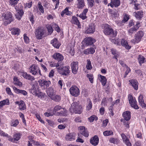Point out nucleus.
Wrapping results in <instances>:
<instances>
[{"mask_svg": "<svg viewBox=\"0 0 146 146\" xmlns=\"http://www.w3.org/2000/svg\"><path fill=\"white\" fill-rule=\"evenodd\" d=\"M1 14L2 20L4 25H6L13 21L12 15L11 12H2Z\"/></svg>", "mask_w": 146, "mask_h": 146, "instance_id": "f257e3e1", "label": "nucleus"}, {"mask_svg": "<svg viewBox=\"0 0 146 146\" xmlns=\"http://www.w3.org/2000/svg\"><path fill=\"white\" fill-rule=\"evenodd\" d=\"M82 106L79 104L78 102H74L71 105L70 111L72 113H75L80 114L82 111Z\"/></svg>", "mask_w": 146, "mask_h": 146, "instance_id": "f03ea898", "label": "nucleus"}, {"mask_svg": "<svg viewBox=\"0 0 146 146\" xmlns=\"http://www.w3.org/2000/svg\"><path fill=\"white\" fill-rule=\"evenodd\" d=\"M35 33L36 38L40 40L45 36L46 31L43 28L39 27L36 29Z\"/></svg>", "mask_w": 146, "mask_h": 146, "instance_id": "7ed1b4c3", "label": "nucleus"}, {"mask_svg": "<svg viewBox=\"0 0 146 146\" xmlns=\"http://www.w3.org/2000/svg\"><path fill=\"white\" fill-rule=\"evenodd\" d=\"M103 31L105 35H109L112 37H115L117 35V31H114L112 29L110 28V26L108 25H105Z\"/></svg>", "mask_w": 146, "mask_h": 146, "instance_id": "20e7f679", "label": "nucleus"}, {"mask_svg": "<svg viewBox=\"0 0 146 146\" xmlns=\"http://www.w3.org/2000/svg\"><path fill=\"white\" fill-rule=\"evenodd\" d=\"M70 66H68L61 67L58 68V72L62 75L67 76L69 75L70 72Z\"/></svg>", "mask_w": 146, "mask_h": 146, "instance_id": "39448f33", "label": "nucleus"}, {"mask_svg": "<svg viewBox=\"0 0 146 146\" xmlns=\"http://www.w3.org/2000/svg\"><path fill=\"white\" fill-rule=\"evenodd\" d=\"M144 35V33L142 31H138L135 36V39L132 40L131 42L134 44L139 42Z\"/></svg>", "mask_w": 146, "mask_h": 146, "instance_id": "423d86ee", "label": "nucleus"}, {"mask_svg": "<svg viewBox=\"0 0 146 146\" xmlns=\"http://www.w3.org/2000/svg\"><path fill=\"white\" fill-rule=\"evenodd\" d=\"M69 91L70 94L73 96L77 97L80 94L79 90L76 86H72Z\"/></svg>", "mask_w": 146, "mask_h": 146, "instance_id": "0eeeda50", "label": "nucleus"}, {"mask_svg": "<svg viewBox=\"0 0 146 146\" xmlns=\"http://www.w3.org/2000/svg\"><path fill=\"white\" fill-rule=\"evenodd\" d=\"M29 72L33 75L36 74L38 72L41 75L40 70L38 67L35 64H33L30 67Z\"/></svg>", "mask_w": 146, "mask_h": 146, "instance_id": "6e6552de", "label": "nucleus"}, {"mask_svg": "<svg viewBox=\"0 0 146 146\" xmlns=\"http://www.w3.org/2000/svg\"><path fill=\"white\" fill-rule=\"evenodd\" d=\"M22 136V134L19 133H15L13 136V138H12L10 136V138H9V141L17 143L21 138Z\"/></svg>", "mask_w": 146, "mask_h": 146, "instance_id": "1a4fd4ad", "label": "nucleus"}, {"mask_svg": "<svg viewBox=\"0 0 146 146\" xmlns=\"http://www.w3.org/2000/svg\"><path fill=\"white\" fill-rule=\"evenodd\" d=\"M72 72L73 74H76L78 69V63L77 62H73L71 64Z\"/></svg>", "mask_w": 146, "mask_h": 146, "instance_id": "9d476101", "label": "nucleus"}, {"mask_svg": "<svg viewBox=\"0 0 146 146\" xmlns=\"http://www.w3.org/2000/svg\"><path fill=\"white\" fill-rule=\"evenodd\" d=\"M129 103L131 107L136 109H139V107L137 104V102L135 99H134L132 96L130 95L128 97Z\"/></svg>", "mask_w": 146, "mask_h": 146, "instance_id": "9b49d317", "label": "nucleus"}, {"mask_svg": "<svg viewBox=\"0 0 146 146\" xmlns=\"http://www.w3.org/2000/svg\"><path fill=\"white\" fill-rule=\"evenodd\" d=\"M40 85L42 87H43L44 88H46L48 87L50 84V82L48 80H40L38 81Z\"/></svg>", "mask_w": 146, "mask_h": 146, "instance_id": "f8f14e48", "label": "nucleus"}, {"mask_svg": "<svg viewBox=\"0 0 146 146\" xmlns=\"http://www.w3.org/2000/svg\"><path fill=\"white\" fill-rule=\"evenodd\" d=\"M95 42V40L90 37L86 38L84 40L85 45L87 46L91 45Z\"/></svg>", "mask_w": 146, "mask_h": 146, "instance_id": "ddd939ff", "label": "nucleus"}, {"mask_svg": "<svg viewBox=\"0 0 146 146\" xmlns=\"http://www.w3.org/2000/svg\"><path fill=\"white\" fill-rule=\"evenodd\" d=\"M121 136L124 143L127 146H132L131 143L130 142L129 138L124 133H122Z\"/></svg>", "mask_w": 146, "mask_h": 146, "instance_id": "4468645a", "label": "nucleus"}, {"mask_svg": "<svg viewBox=\"0 0 146 146\" xmlns=\"http://www.w3.org/2000/svg\"><path fill=\"white\" fill-rule=\"evenodd\" d=\"M95 30L94 25L91 24L86 28L85 33L87 34L92 33L95 32Z\"/></svg>", "mask_w": 146, "mask_h": 146, "instance_id": "2eb2a0df", "label": "nucleus"}, {"mask_svg": "<svg viewBox=\"0 0 146 146\" xmlns=\"http://www.w3.org/2000/svg\"><path fill=\"white\" fill-rule=\"evenodd\" d=\"M15 9L17 11L15 16L16 18L19 20H20L22 17L24 12L22 10L19 9L17 6L15 7Z\"/></svg>", "mask_w": 146, "mask_h": 146, "instance_id": "dca6fc26", "label": "nucleus"}, {"mask_svg": "<svg viewBox=\"0 0 146 146\" xmlns=\"http://www.w3.org/2000/svg\"><path fill=\"white\" fill-rule=\"evenodd\" d=\"M19 106V109L21 110H24L26 109V106L23 100L19 101H17L15 102Z\"/></svg>", "mask_w": 146, "mask_h": 146, "instance_id": "f3484780", "label": "nucleus"}, {"mask_svg": "<svg viewBox=\"0 0 146 146\" xmlns=\"http://www.w3.org/2000/svg\"><path fill=\"white\" fill-rule=\"evenodd\" d=\"M120 4V1L119 0H111V2L108 4V6L110 5L111 7H117L119 6Z\"/></svg>", "mask_w": 146, "mask_h": 146, "instance_id": "a211bd4d", "label": "nucleus"}, {"mask_svg": "<svg viewBox=\"0 0 146 146\" xmlns=\"http://www.w3.org/2000/svg\"><path fill=\"white\" fill-rule=\"evenodd\" d=\"M20 75L24 78L32 81L35 80L34 77L30 75L27 74L26 72H21L20 73Z\"/></svg>", "mask_w": 146, "mask_h": 146, "instance_id": "6ab92c4d", "label": "nucleus"}, {"mask_svg": "<svg viewBox=\"0 0 146 146\" xmlns=\"http://www.w3.org/2000/svg\"><path fill=\"white\" fill-rule=\"evenodd\" d=\"M80 133L85 137H88L89 134L87 131L86 129L83 126H80L78 128Z\"/></svg>", "mask_w": 146, "mask_h": 146, "instance_id": "aec40b11", "label": "nucleus"}, {"mask_svg": "<svg viewBox=\"0 0 146 146\" xmlns=\"http://www.w3.org/2000/svg\"><path fill=\"white\" fill-rule=\"evenodd\" d=\"M99 138L98 136L95 135L90 140V143L94 146L97 145L99 143Z\"/></svg>", "mask_w": 146, "mask_h": 146, "instance_id": "412c9836", "label": "nucleus"}, {"mask_svg": "<svg viewBox=\"0 0 146 146\" xmlns=\"http://www.w3.org/2000/svg\"><path fill=\"white\" fill-rule=\"evenodd\" d=\"M143 12L142 11H140L133 13V15L138 20H141L143 17Z\"/></svg>", "mask_w": 146, "mask_h": 146, "instance_id": "4be33fe9", "label": "nucleus"}, {"mask_svg": "<svg viewBox=\"0 0 146 146\" xmlns=\"http://www.w3.org/2000/svg\"><path fill=\"white\" fill-rule=\"evenodd\" d=\"M53 58L55 60H57L58 61L62 60L63 59V56L59 53H56L52 56Z\"/></svg>", "mask_w": 146, "mask_h": 146, "instance_id": "5701e85b", "label": "nucleus"}, {"mask_svg": "<svg viewBox=\"0 0 146 146\" xmlns=\"http://www.w3.org/2000/svg\"><path fill=\"white\" fill-rule=\"evenodd\" d=\"M51 44L55 48H58L60 45V42L58 41L57 39L54 38L51 41Z\"/></svg>", "mask_w": 146, "mask_h": 146, "instance_id": "b1692460", "label": "nucleus"}, {"mask_svg": "<svg viewBox=\"0 0 146 146\" xmlns=\"http://www.w3.org/2000/svg\"><path fill=\"white\" fill-rule=\"evenodd\" d=\"M15 92L17 94H21L24 96H26L27 95V93L25 90H19L15 87L13 88Z\"/></svg>", "mask_w": 146, "mask_h": 146, "instance_id": "393cba45", "label": "nucleus"}, {"mask_svg": "<svg viewBox=\"0 0 146 146\" xmlns=\"http://www.w3.org/2000/svg\"><path fill=\"white\" fill-rule=\"evenodd\" d=\"M75 135L74 133H69L67 134L66 136L65 139L66 140L72 141L75 139Z\"/></svg>", "mask_w": 146, "mask_h": 146, "instance_id": "a878e982", "label": "nucleus"}, {"mask_svg": "<svg viewBox=\"0 0 146 146\" xmlns=\"http://www.w3.org/2000/svg\"><path fill=\"white\" fill-rule=\"evenodd\" d=\"M129 82L134 89L137 90L138 89V83L135 80H131Z\"/></svg>", "mask_w": 146, "mask_h": 146, "instance_id": "bb28decb", "label": "nucleus"}, {"mask_svg": "<svg viewBox=\"0 0 146 146\" xmlns=\"http://www.w3.org/2000/svg\"><path fill=\"white\" fill-rule=\"evenodd\" d=\"M77 7L79 9H82L85 6L84 0H77Z\"/></svg>", "mask_w": 146, "mask_h": 146, "instance_id": "cd10ccee", "label": "nucleus"}, {"mask_svg": "<svg viewBox=\"0 0 146 146\" xmlns=\"http://www.w3.org/2000/svg\"><path fill=\"white\" fill-rule=\"evenodd\" d=\"M112 101V98H104L102 102V104L104 106H106L108 102H111Z\"/></svg>", "mask_w": 146, "mask_h": 146, "instance_id": "c85d7f7f", "label": "nucleus"}, {"mask_svg": "<svg viewBox=\"0 0 146 146\" xmlns=\"http://www.w3.org/2000/svg\"><path fill=\"white\" fill-rule=\"evenodd\" d=\"M139 102L140 105L142 106V108H146V104L144 102L143 96L142 95H140L139 96Z\"/></svg>", "mask_w": 146, "mask_h": 146, "instance_id": "c756f323", "label": "nucleus"}, {"mask_svg": "<svg viewBox=\"0 0 146 146\" xmlns=\"http://www.w3.org/2000/svg\"><path fill=\"white\" fill-rule=\"evenodd\" d=\"M123 116L125 120L128 121L131 118V113L129 111H127L123 113Z\"/></svg>", "mask_w": 146, "mask_h": 146, "instance_id": "7c9ffc66", "label": "nucleus"}, {"mask_svg": "<svg viewBox=\"0 0 146 146\" xmlns=\"http://www.w3.org/2000/svg\"><path fill=\"white\" fill-rule=\"evenodd\" d=\"M10 30L11 31L12 34L14 35L18 36L20 32V29L17 28H12Z\"/></svg>", "mask_w": 146, "mask_h": 146, "instance_id": "2f4dec72", "label": "nucleus"}, {"mask_svg": "<svg viewBox=\"0 0 146 146\" xmlns=\"http://www.w3.org/2000/svg\"><path fill=\"white\" fill-rule=\"evenodd\" d=\"M121 44L122 46L125 47L127 49L129 50L131 48V46L129 45L127 41L124 39H122L121 40Z\"/></svg>", "mask_w": 146, "mask_h": 146, "instance_id": "473e14b6", "label": "nucleus"}, {"mask_svg": "<svg viewBox=\"0 0 146 146\" xmlns=\"http://www.w3.org/2000/svg\"><path fill=\"white\" fill-rule=\"evenodd\" d=\"M46 93L48 96L51 98L54 95L53 89L52 87H50L46 90Z\"/></svg>", "mask_w": 146, "mask_h": 146, "instance_id": "72a5a7b5", "label": "nucleus"}, {"mask_svg": "<svg viewBox=\"0 0 146 146\" xmlns=\"http://www.w3.org/2000/svg\"><path fill=\"white\" fill-rule=\"evenodd\" d=\"M71 22L72 23L77 25L79 27V26H80V23L76 17L73 16L72 17Z\"/></svg>", "mask_w": 146, "mask_h": 146, "instance_id": "f704fd0d", "label": "nucleus"}, {"mask_svg": "<svg viewBox=\"0 0 146 146\" xmlns=\"http://www.w3.org/2000/svg\"><path fill=\"white\" fill-rule=\"evenodd\" d=\"M111 51L112 54L114 56L113 57L114 58H115L117 61H118L117 58H118L119 55V53L115 49L113 48H112L111 50Z\"/></svg>", "mask_w": 146, "mask_h": 146, "instance_id": "c9c22d12", "label": "nucleus"}, {"mask_svg": "<svg viewBox=\"0 0 146 146\" xmlns=\"http://www.w3.org/2000/svg\"><path fill=\"white\" fill-rule=\"evenodd\" d=\"M95 51L94 49L92 48H88L84 51V53L85 54H93Z\"/></svg>", "mask_w": 146, "mask_h": 146, "instance_id": "e433bc0d", "label": "nucleus"}, {"mask_svg": "<svg viewBox=\"0 0 146 146\" xmlns=\"http://www.w3.org/2000/svg\"><path fill=\"white\" fill-rule=\"evenodd\" d=\"M31 92L34 95L36 96H38V94L39 91L38 88H36L35 87H33L31 90Z\"/></svg>", "mask_w": 146, "mask_h": 146, "instance_id": "4c0bfd02", "label": "nucleus"}, {"mask_svg": "<svg viewBox=\"0 0 146 146\" xmlns=\"http://www.w3.org/2000/svg\"><path fill=\"white\" fill-rule=\"evenodd\" d=\"M99 76L100 78V82L102 85L104 86L105 85L107 82L106 78L104 76H102L101 75H100Z\"/></svg>", "mask_w": 146, "mask_h": 146, "instance_id": "58836bf2", "label": "nucleus"}, {"mask_svg": "<svg viewBox=\"0 0 146 146\" xmlns=\"http://www.w3.org/2000/svg\"><path fill=\"white\" fill-rule=\"evenodd\" d=\"M144 57L141 55H139L138 57V60L139 62L140 65L144 63L145 61H146V60H145Z\"/></svg>", "mask_w": 146, "mask_h": 146, "instance_id": "ea45409f", "label": "nucleus"}, {"mask_svg": "<svg viewBox=\"0 0 146 146\" xmlns=\"http://www.w3.org/2000/svg\"><path fill=\"white\" fill-rule=\"evenodd\" d=\"M86 68L88 70H91L92 69V67L91 61L89 59H87L86 60Z\"/></svg>", "mask_w": 146, "mask_h": 146, "instance_id": "a19ab883", "label": "nucleus"}, {"mask_svg": "<svg viewBox=\"0 0 146 146\" xmlns=\"http://www.w3.org/2000/svg\"><path fill=\"white\" fill-rule=\"evenodd\" d=\"M9 101L8 99L4 100L0 102V108L2 107L5 105H9Z\"/></svg>", "mask_w": 146, "mask_h": 146, "instance_id": "79ce46f5", "label": "nucleus"}, {"mask_svg": "<svg viewBox=\"0 0 146 146\" xmlns=\"http://www.w3.org/2000/svg\"><path fill=\"white\" fill-rule=\"evenodd\" d=\"M71 12L69 11L67 8H66L61 13V15L63 17L64 15H69L70 14Z\"/></svg>", "mask_w": 146, "mask_h": 146, "instance_id": "37998d69", "label": "nucleus"}, {"mask_svg": "<svg viewBox=\"0 0 146 146\" xmlns=\"http://www.w3.org/2000/svg\"><path fill=\"white\" fill-rule=\"evenodd\" d=\"M13 83L15 85L20 86L22 85V83L19 81V80H18L17 77H15L13 78Z\"/></svg>", "mask_w": 146, "mask_h": 146, "instance_id": "c03bdc74", "label": "nucleus"}, {"mask_svg": "<svg viewBox=\"0 0 146 146\" xmlns=\"http://www.w3.org/2000/svg\"><path fill=\"white\" fill-rule=\"evenodd\" d=\"M92 108V102L90 100H88V103L86 106V110L89 111Z\"/></svg>", "mask_w": 146, "mask_h": 146, "instance_id": "a18cd8bd", "label": "nucleus"}, {"mask_svg": "<svg viewBox=\"0 0 146 146\" xmlns=\"http://www.w3.org/2000/svg\"><path fill=\"white\" fill-rule=\"evenodd\" d=\"M51 99L55 102H58L61 100V98L59 95H56L55 96L54 95Z\"/></svg>", "mask_w": 146, "mask_h": 146, "instance_id": "49530a36", "label": "nucleus"}, {"mask_svg": "<svg viewBox=\"0 0 146 146\" xmlns=\"http://www.w3.org/2000/svg\"><path fill=\"white\" fill-rule=\"evenodd\" d=\"M137 30V29L135 28V27H133L129 29L128 30V32L129 35H131L132 34L134 33Z\"/></svg>", "mask_w": 146, "mask_h": 146, "instance_id": "de8ad7c7", "label": "nucleus"}, {"mask_svg": "<svg viewBox=\"0 0 146 146\" xmlns=\"http://www.w3.org/2000/svg\"><path fill=\"white\" fill-rule=\"evenodd\" d=\"M59 114L60 116H67V111L65 109L63 108L62 110L59 112Z\"/></svg>", "mask_w": 146, "mask_h": 146, "instance_id": "09e8293b", "label": "nucleus"}, {"mask_svg": "<svg viewBox=\"0 0 146 146\" xmlns=\"http://www.w3.org/2000/svg\"><path fill=\"white\" fill-rule=\"evenodd\" d=\"M0 135L3 137H6L9 141V139L10 138V135H9L7 133H5L1 130H0Z\"/></svg>", "mask_w": 146, "mask_h": 146, "instance_id": "8fccbe9b", "label": "nucleus"}, {"mask_svg": "<svg viewBox=\"0 0 146 146\" xmlns=\"http://www.w3.org/2000/svg\"><path fill=\"white\" fill-rule=\"evenodd\" d=\"M113 133L112 131H106L103 132V134L105 136L112 135Z\"/></svg>", "mask_w": 146, "mask_h": 146, "instance_id": "3c124183", "label": "nucleus"}, {"mask_svg": "<svg viewBox=\"0 0 146 146\" xmlns=\"http://www.w3.org/2000/svg\"><path fill=\"white\" fill-rule=\"evenodd\" d=\"M87 4L89 7H92L94 5V0H87Z\"/></svg>", "mask_w": 146, "mask_h": 146, "instance_id": "603ef678", "label": "nucleus"}, {"mask_svg": "<svg viewBox=\"0 0 146 146\" xmlns=\"http://www.w3.org/2000/svg\"><path fill=\"white\" fill-rule=\"evenodd\" d=\"M19 123V121L18 120L16 119L15 120H13L11 121V126L16 127Z\"/></svg>", "mask_w": 146, "mask_h": 146, "instance_id": "864d4df0", "label": "nucleus"}, {"mask_svg": "<svg viewBox=\"0 0 146 146\" xmlns=\"http://www.w3.org/2000/svg\"><path fill=\"white\" fill-rule=\"evenodd\" d=\"M87 77L88 78L90 81L91 83L93 82L94 77L93 75L92 74H87L86 75Z\"/></svg>", "mask_w": 146, "mask_h": 146, "instance_id": "5fc2aeb1", "label": "nucleus"}, {"mask_svg": "<svg viewBox=\"0 0 146 146\" xmlns=\"http://www.w3.org/2000/svg\"><path fill=\"white\" fill-rule=\"evenodd\" d=\"M98 117L95 115H93L88 118V120L90 122H92L94 120H97Z\"/></svg>", "mask_w": 146, "mask_h": 146, "instance_id": "6e6d98bb", "label": "nucleus"}, {"mask_svg": "<svg viewBox=\"0 0 146 146\" xmlns=\"http://www.w3.org/2000/svg\"><path fill=\"white\" fill-rule=\"evenodd\" d=\"M19 0H9V3L11 5L15 6L17 4Z\"/></svg>", "mask_w": 146, "mask_h": 146, "instance_id": "4d7b16f0", "label": "nucleus"}, {"mask_svg": "<svg viewBox=\"0 0 146 146\" xmlns=\"http://www.w3.org/2000/svg\"><path fill=\"white\" fill-rule=\"evenodd\" d=\"M38 7L39 10L42 13H44V9L43 6L41 5L40 3H39L38 5Z\"/></svg>", "mask_w": 146, "mask_h": 146, "instance_id": "13d9d810", "label": "nucleus"}, {"mask_svg": "<svg viewBox=\"0 0 146 146\" xmlns=\"http://www.w3.org/2000/svg\"><path fill=\"white\" fill-rule=\"evenodd\" d=\"M47 29L48 32L50 34H51L53 31V30L52 29V27L50 25H49L47 27Z\"/></svg>", "mask_w": 146, "mask_h": 146, "instance_id": "bf43d9fd", "label": "nucleus"}, {"mask_svg": "<svg viewBox=\"0 0 146 146\" xmlns=\"http://www.w3.org/2000/svg\"><path fill=\"white\" fill-rule=\"evenodd\" d=\"M23 38L24 41L26 43H28L29 42V38L27 36V35L25 34L23 35Z\"/></svg>", "mask_w": 146, "mask_h": 146, "instance_id": "052dcab7", "label": "nucleus"}, {"mask_svg": "<svg viewBox=\"0 0 146 146\" xmlns=\"http://www.w3.org/2000/svg\"><path fill=\"white\" fill-rule=\"evenodd\" d=\"M134 9L135 10H138L140 9V4L138 3H135L134 4Z\"/></svg>", "mask_w": 146, "mask_h": 146, "instance_id": "680f3d73", "label": "nucleus"}, {"mask_svg": "<svg viewBox=\"0 0 146 146\" xmlns=\"http://www.w3.org/2000/svg\"><path fill=\"white\" fill-rule=\"evenodd\" d=\"M61 109H62V107L61 106L58 105H57L54 107V111L56 112Z\"/></svg>", "mask_w": 146, "mask_h": 146, "instance_id": "e2e57ef3", "label": "nucleus"}, {"mask_svg": "<svg viewBox=\"0 0 146 146\" xmlns=\"http://www.w3.org/2000/svg\"><path fill=\"white\" fill-rule=\"evenodd\" d=\"M111 16L112 17L114 18H115L117 17L118 16V14L117 12H113L111 14Z\"/></svg>", "mask_w": 146, "mask_h": 146, "instance_id": "0e129e2a", "label": "nucleus"}, {"mask_svg": "<svg viewBox=\"0 0 146 146\" xmlns=\"http://www.w3.org/2000/svg\"><path fill=\"white\" fill-rule=\"evenodd\" d=\"M108 122V119H106L105 120H104L103 121V123L102 124V126L103 127H105L107 125V124Z\"/></svg>", "mask_w": 146, "mask_h": 146, "instance_id": "69168bd1", "label": "nucleus"}, {"mask_svg": "<svg viewBox=\"0 0 146 146\" xmlns=\"http://www.w3.org/2000/svg\"><path fill=\"white\" fill-rule=\"evenodd\" d=\"M75 121L77 122L81 123L82 122L81 118L79 117H76L75 119Z\"/></svg>", "mask_w": 146, "mask_h": 146, "instance_id": "338daca9", "label": "nucleus"}, {"mask_svg": "<svg viewBox=\"0 0 146 146\" xmlns=\"http://www.w3.org/2000/svg\"><path fill=\"white\" fill-rule=\"evenodd\" d=\"M79 17L83 20H84L87 18L86 16L82 13L79 15Z\"/></svg>", "mask_w": 146, "mask_h": 146, "instance_id": "774afa93", "label": "nucleus"}]
</instances>
